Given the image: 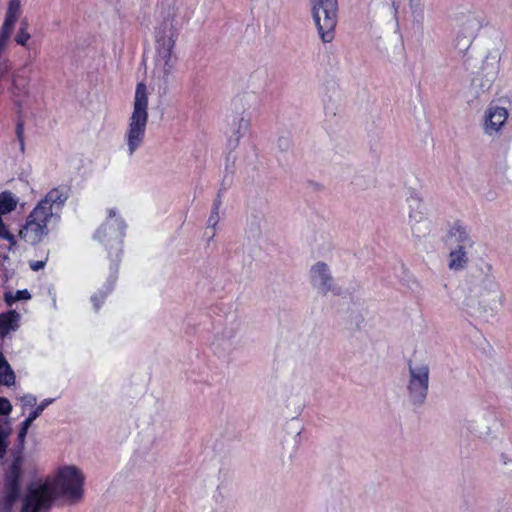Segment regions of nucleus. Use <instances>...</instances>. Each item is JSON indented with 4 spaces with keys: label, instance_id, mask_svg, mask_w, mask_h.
Segmentation results:
<instances>
[{
    "label": "nucleus",
    "instance_id": "1a4fd4ad",
    "mask_svg": "<svg viewBox=\"0 0 512 512\" xmlns=\"http://www.w3.org/2000/svg\"><path fill=\"white\" fill-rule=\"evenodd\" d=\"M311 285L321 295H339L341 288L335 282L330 267L325 262L319 261L311 266L309 271Z\"/></svg>",
    "mask_w": 512,
    "mask_h": 512
},
{
    "label": "nucleus",
    "instance_id": "423d86ee",
    "mask_svg": "<svg viewBox=\"0 0 512 512\" xmlns=\"http://www.w3.org/2000/svg\"><path fill=\"white\" fill-rule=\"evenodd\" d=\"M318 33L324 43L334 39L337 24V0H310Z\"/></svg>",
    "mask_w": 512,
    "mask_h": 512
},
{
    "label": "nucleus",
    "instance_id": "39448f33",
    "mask_svg": "<svg viewBox=\"0 0 512 512\" xmlns=\"http://www.w3.org/2000/svg\"><path fill=\"white\" fill-rule=\"evenodd\" d=\"M407 394L413 405H422L429 389L430 367L425 361L408 362Z\"/></svg>",
    "mask_w": 512,
    "mask_h": 512
},
{
    "label": "nucleus",
    "instance_id": "6e6552de",
    "mask_svg": "<svg viewBox=\"0 0 512 512\" xmlns=\"http://www.w3.org/2000/svg\"><path fill=\"white\" fill-rule=\"evenodd\" d=\"M125 227L123 220L117 216L116 210L109 209L106 221L100 226L94 235L95 239L110 247L112 250L110 255L113 256L115 260L119 259Z\"/></svg>",
    "mask_w": 512,
    "mask_h": 512
},
{
    "label": "nucleus",
    "instance_id": "4be33fe9",
    "mask_svg": "<svg viewBox=\"0 0 512 512\" xmlns=\"http://www.w3.org/2000/svg\"><path fill=\"white\" fill-rule=\"evenodd\" d=\"M8 436L9 432L0 425V459L6 454Z\"/></svg>",
    "mask_w": 512,
    "mask_h": 512
},
{
    "label": "nucleus",
    "instance_id": "2eb2a0df",
    "mask_svg": "<svg viewBox=\"0 0 512 512\" xmlns=\"http://www.w3.org/2000/svg\"><path fill=\"white\" fill-rule=\"evenodd\" d=\"M449 239L452 243L457 244L456 246L472 247L473 241L469 236L467 230L461 225L455 224L449 230Z\"/></svg>",
    "mask_w": 512,
    "mask_h": 512
},
{
    "label": "nucleus",
    "instance_id": "2f4dec72",
    "mask_svg": "<svg viewBox=\"0 0 512 512\" xmlns=\"http://www.w3.org/2000/svg\"><path fill=\"white\" fill-rule=\"evenodd\" d=\"M28 429L25 427H20L19 433H18V442L19 445L22 447L25 443L26 435H27Z\"/></svg>",
    "mask_w": 512,
    "mask_h": 512
},
{
    "label": "nucleus",
    "instance_id": "7c9ffc66",
    "mask_svg": "<svg viewBox=\"0 0 512 512\" xmlns=\"http://www.w3.org/2000/svg\"><path fill=\"white\" fill-rule=\"evenodd\" d=\"M489 77L485 80V82L481 83L480 86L482 89H489L492 85L493 81L496 77V72L488 73Z\"/></svg>",
    "mask_w": 512,
    "mask_h": 512
},
{
    "label": "nucleus",
    "instance_id": "a211bd4d",
    "mask_svg": "<svg viewBox=\"0 0 512 512\" xmlns=\"http://www.w3.org/2000/svg\"><path fill=\"white\" fill-rule=\"evenodd\" d=\"M27 84L28 80L25 77L13 74L10 91L15 95L21 94L26 90Z\"/></svg>",
    "mask_w": 512,
    "mask_h": 512
},
{
    "label": "nucleus",
    "instance_id": "c9c22d12",
    "mask_svg": "<svg viewBox=\"0 0 512 512\" xmlns=\"http://www.w3.org/2000/svg\"><path fill=\"white\" fill-rule=\"evenodd\" d=\"M239 140H240V135L238 134L237 137L235 138V140L233 141H230V145H233L234 147H236L239 143Z\"/></svg>",
    "mask_w": 512,
    "mask_h": 512
},
{
    "label": "nucleus",
    "instance_id": "0eeeda50",
    "mask_svg": "<svg viewBox=\"0 0 512 512\" xmlns=\"http://www.w3.org/2000/svg\"><path fill=\"white\" fill-rule=\"evenodd\" d=\"M22 475V464L19 458L10 465L5 475L4 490L0 493V512H20V481Z\"/></svg>",
    "mask_w": 512,
    "mask_h": 512
},
{
    "label": "nucleus",
    "instance_id": "f704fd0d",
    "mask_svg": "<svg viewBox=\"0 0 512 512\" xmlns=\"http://www.w3.org/2000/svg\"><path fill=\"white\" fill-rule=\"evenodd\" d=\"M7 364H8V363H7V361L5 360V358H4V356H3V354L0 352V369H1V368H4V367H5V365H7Z\"/></svg>",
    "mask_w": 512,
    "mask_h": 512
},
{
    "label": "nucleus",
    "instance_id": "393cba45",
    "mask_svg": "<svg viewBox=\"0 0 512 512\" xmlns=\"http://www.w3.org/2000/svg\"><path fill=\"white\" fill-rule=\"evenodd\" d=\"M483 288L488 293H494L498 290V283L494 277L488 276L483 280Z\"/></svg>",
    "mask_w": 512,
    "mask_h": 512
},
{
    "label": "nucleus",
    "instance_id": "e433bc0d",
    "mask_svg": "<svg viewBox=\"0 0 512 512\" xmlns=\"http://www.w3.org/2000/svg\"><path fill=\"white\" fill-rule=\"evenodd\" d=\"M486 267H487L488 271H490L492 269V266L490 264H487Z\"/></svg>",
    "mask_w": 512,
    "mask_h": 512
},
{
    "label": "nucleus",
    "instance_id": "9d476101",
    "mask_svg": "<svg viewBox=\"0 0 512 512\" xmlns=\"http://www.w3.org/2000/svg\"><path fill=\"white\" fill-rule=\"evenodd\" d=\"M409 202V226L412 234L421 238L430 232L431 223L426 217L425 207L417 196L408 199Z\"/></svg>",
    "mask_w": 512,
    "mask_h": 512
},
{
    "label": "nucleus",
    "instance_id": "6ab92c4d",
    "mask_svg": "<svg viewBox=\"0 0 512 512\" xmlns=\"http://www.w3.org/2000/svg\"><path fill=\"white\" fill-rule=\"evenodd\" d=\"M30 38L31 35L28 32V23L27 21H22L15 36V42L20 46L26 47Z\"/></svg>",
    "mask_w": 512,
    "mask_h": 512
},
{
    "label": "nucleus",
    "instance_id": "7ed1b4c3",
    "mask_svg": "<svg viewBox=\"0 0 512 512\" xmlns=\"http://www.w3.org/2000/svg\"><path fill=\"white\" fill-rule=\"evenodd\" d=\"M68 197L69 191L64 186L50 189L26 217L19 237L32 245L40 243L49 233V224L60 220Z\"/></svg>",
    "mask_w": 512,
    "mask_h": 512
},
{
    "label": "nucleus",
    "instance_id": "20e7f679",
    "mask_svg": "<svg viewBox=\"0 0 512 512\" xmlns=\"http://www.w3.org/2000/svg\"><path fill=\"white\" fill-rule=\"evenodd\" d=\"M148 95L147 86L143 82L138 83L133 99V110L124 134L129 156H132L145 140L148 123Z\"/></svg>",
    "mask_w": 512,
    "mask_h": 512
},
{
    "label": "nucleus",
    "instance_id": "f257e3e1",
    "mask_svg": "<svg viewBox=\"0 0 512 512\" xmlns=\"http://www.w3.org/2000/svg\"><path fill=\"white\" fill-rule=\"evenodd\" d=\"M85 476L74 465L57 468L45 479L31 482L22 496L20 512H47L57 498L70 504L82 501Z\"/></svg>",
    "mask_w": 512,
    "mask_h": 512
},
{
    "label": "nucleus",
    "instance_id": "f8f14e48",
    "mask_svg": "<svg viewBox=\"0 0 512 512\" xmlns=\"http://www.w3.org/2000/svg\"><path fill=\"white\" fill-rule=\"evenodd\" d=\"M470 247L456 246L449 253L448 267L452 271H462L469 263Z\"/></svg>",
    "mask_w": 512,
    "mask_h": 512
},
{
    "label": "nucleus",
    "instance_id": "412c9836",
    "mask_svg": "<svg viewBox=\"0 0 512 512\" xmlns=\"http://www.w3.org/2000/svg\"><path fill=\"white\" fill-rule=\"evenodd\" d=\"M15 382V375L9 364L5 365L4 371L0 373V384L10 386Z\"/></svg>",
    "mask_w": 512,
    "mask_h": 512
},
{
    "label": "nucleus",
    "instance_id": "f03ea898",
    "mask_svg": "<svg viewBox=\"0 0 512 512\" xmlns=\"http://www.w3.org/2000/svg\"><path fill=\"white\" fill-rule=\"evenodd\" d=\"M179 27L175 13L168 12L155 29V55L151 78L159 90L166 91L173 79L177 63L174 49Z\"/></svg>",
    "mask_w": 512,
    "mask_h": 512
},
{
    "label": "nucleus",
    "instance_id": "b1692460",
    "mask_svg": "<svg viewBox=\"0 0 512 512\" xmlns=\"http://www.w3.org/2000/svg\"><path fill=\"white\" fill-rule=\"evenodd\" d=\"M53 401L54 399L52 398L44 399L33 411L30 412L31 418L37 419L42 414L44 409L52 404Z\"/></svg>",
    "mask_w": 512,
    "mask_h": 512
},
{
    "label": "nucleus",
    "instance_id": "473e14b6",
    "mask_svg": "<svg viewBox=\"0 0 512 512\" xmlns=\"http://www.w3.org/2000/svg\"><path fill=\"white\" fill-rule=\"evenodd\" d=\"M36 420L35 418H31V414L22 422L21 427H25L29 430L30 426L32 425L33 421Z\"/></svg>",
    "mask_w": 512,
    "mask_h": 512
},
{
    "label": "nucleus",
    "instance_id": "f3484780",
    "mask_svg": "<svg viewBox=\"0 0 512 512\" xmlns=\"http://www.w3.org/2000/svg\"><path fill=\"white\" fill-rule=\"evenodd\" d=\"M18 200L10 192H2L0 194V215L8 214L15 210Z\"/></svg>",
    "mask_w": 512,
    "mask_h": 512
},
{
    "label": "nucleus",
    "instance_id": "72a5a7b5",
    "mask_svg": "<svg viewBox=\"0 0 512 512\" xmlns=\"http://www.w3.org/2000/svg\"><path fill=\"white\" fill-rule=\"evenodd\" d=\"M92 302L94 303L95 309L98 310L100 308V299H99V296L97 294H95L92 297Z\"/></svg>",
    "mask_w": 512,
    "mask_h": 512
},
{
    "label": "nucleus",
    "instance_id": "a878e982",
    "mask_svg": "<svg viewBox=\"0 0 512 512\" xmlns=\"http://www.w3.org/2000/svg\"><path fill=\"white\" fill-rule=\"evenodd\" d=\"M20 402L22 404V408L25 409L27 407H33L37 403V399L32 394H27L22 397H20Z\"/></svg>",
    "mask_w": 512,
    "mask_h": 512
},
{
    "label": "nucleus",
    "instance_id": "ddd939ff",
    "mask_svg": "<svg viewBox=\"0 0 512 512\" xmlns=\"http://www.w3.org/2000/svg\"><path fill=\"white\" fill-rule=\"evenodd\" d=\"M22 13L21 0H10L5 14L4 22L1 28L14 31L16 22Z\"/></svg>",
    "mask_w": 512,
    "mask_h": 512
},
{
    "label": "nucleus",
    "instance_id": "4468645a",
    "mask_svg": "<svg viewBox=\"0 0 512 512\" xmlns=\"http://www.w3.org/2000/svg\"><path fill=\"white\" fill-rule=\"evenodd\" d=\"M13 31L0 28V74L7 72L11 65L6 57Z\"/></svg>",
    "mask_w": 512,
    "mask_h": 512
},
{
    "label": "nucleus",
    "instance_id": "c756f323",
    "mask_svg": "<svg viewBox=\"0 0 512 512\" xmlns=\"http://www.w3.org/2000/svg\"><path fill=\"white\" fill-rule=\"evenodd\" d=\"M48 256L45 257L44 260L41 261H30L29 266L33 271H39L44 268L47 262Z\"/></svg>",
    "mask_w": 512,
    "mask_h": 512
},
{
    "label": "nucleus",
    "instance_id": "c85d7f7f",
    "mask_svg": "<svg viewBox=\"0 0 512 512\" xmlns=\"http://www.w3.org/2000/svg\"><path fill=\"white\" fill-rule=\"evenodd\" d=\"M31 298V295L28 290H18L15 294V296L12 298L13 301L18 300H28Z\"/></svg>",
    "mask_w": 512,
    "mask_h": 512
},
{
    "label": "nucleus",
    "instance_id": "cd10ccee",
    "mask_svg": "<svg viewBox=\"0 0 512 512\" xmlns=\"http://www.w3.org/2000/svg\"><path fill=\"white\" fill-rule=\"evenodd\" d=\"M16 134H17V138L19 140V144H20V149L21 151L23 152L24 151V129H23V125L22 124H18L17 127H16Z\"/></svg>",
    "mask_w": 512,
    "mask_h": 512
},
{
    "label": "nucleus",
    "instance_id": "aec40b11",
    "mask_svg": "<svg viewBox=\"0 0 512 512\" xmlns=\"http://www.w3.org/2000/svg\"><path fill=\"white\" fill-rule=\"evenodd\" d=\"M220 206H221V201L216 200L213 204L211 214L207 220L208 226L211 227L213 230L216 229V226L218 225V223L220 221V215H219Z\"/></svg>",
    "mask_w": 512,
    "mask_h": 512
},
{
    "label": "nucleus",
    "instance_id": "9b49d317",
    "mask_svg": "<svg viewBox=\"0 0 512 512\" xmlns=\"http://www.w3.org/2000/svg\"><path fill=\"white\" fill-rule=\"evenodd\" d=\"M509 113L504 107L490 104L483 114V132L489 137H494L502 132Z\"/></svg>",
    "mask_w": 512,
    "mask_h": 512
},
{
    "label": "nucleus",
    "instance_id": "bb28decb",
    "mask_svg": "<svg viewBox=\"0 0 512 512\" xmlns=\"http://www.w3.org/2000/svg\"><path fill=\"white\" fill-rule=\"evenodd\" d=\"M12 411V405L6 398L0 397V415H8Z\"/></svg>",
    "mask_w": 512,
    "mask_h": 512
},
{
    "label": "nucleus",
    "instance_id": "5701e85b",
    "mask_svg": "<svg viewBox=\"0 0 512 512\" xmlns=\"http://www.w3.org/2000/svg\"><path fill=\"white\" fill-rule=\"evenodd\" d=\"M0 238L7 240L10 244L14 245L16 243L15 237L11 234L7 227L5 226L2 216L0 215Z\"/></svg>",
    "mask_w": 512,
    "mask_h": 512
},
{
    "label": "nucleus",
    "instance_id": "dca6fc26",
    "mask_svg": "<svg viewBox=\"0 0 512 512\" xmlns=\"http://www.w3.org/2000/svg\"><path fill=\"white\" fill-rule=\"evenodd\" d=\"M19 315L15 311H9L0 315V338L17 328Z\"/></svg>",
    "mask_w": 512,
    "mask_h": 512
}]
</instances>
